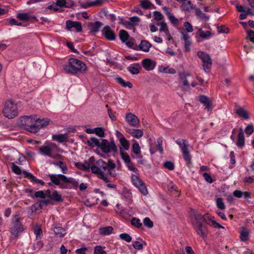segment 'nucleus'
<instances>
[{
	"instance_id": "39",
	"label": "nucleus",
	"mask_w": 254,
	"mask_h": 254,
	"mask_svg": "<svg viewBox=\"0 0 254 254\" xmlns=\"http://www.w3.org/2000/svg\"><path fill=\"white\" fill-rule=\"evenodd\" d=\"M139 21V18L137 16L131 17L129 18L128 21H126V23L130 26H135L138 24Z\"/></svg>"
},
{
	"instance_id": "53",
	"label": "nucleus",
	"mask_w": 254,
	"mask_h": 254,
	"mask_svg": "<svg viewBox=\"0 0 254 254\" xmlns=\"http://www.w3.org/2000/svg\"><path fill=\"white\" fill-rule=\"evenodd\" d=\"M160 71L164 73L175 74L176 73V70L173 68H169V67H163L162 69H160Z\"/></svg>"
},
{
	"instance_id": "4",
	"label": "nucleus",
	"mask_w": 254,
	"mask_h": 254,
	"mask_svg": "<svg viewBox=\"0 0 254 254\" xmlns=\"http://www.w3.org/2000/svg\"><path fill=\"white\" fill-rule=\"evenodd\" d=\"M3 116L8 119H13L18 114L17 107L16 104L10 100L5 102L2 111Z\"/></svg>"
},
{
	"instance_id": "22",
	"label": "nucleus",
	"mask_w": 254,
	"mask_h": 254,
	"mask_svg": "<svg viewBox=\"0 0 254 254\" xmlns=\"http://www.w3.org/2000/svg\"><path fill=\"white\" fill-rule=\"evenodd\" d=\"M152 45L147 40H141L140 43L139 44L137 49L140 51L148 52L149 51L150 48Z\"/></svg>"
},
{
	"instance_id": "9",
	"label": "nucleus",
	"mask_w": 254,
	"mask_h": 254,
	"mask_svg": "<svg viewBox=\"0 0 254 254\" xmlns=\"http://www.w3.org/2000/svg\"><path fill=\"white\" fill-rule=\"evenodd\" d=\"M197 55L203 62L202 66L204 70L206 72H209L212 64L209 55L202 51H198Z\"/></svg>"
},
{
	"instance_id": "12",
	"label": "nucleus",
	"mask_w": 254,
	"mask_h": 254,
	"mask_svg": "<svg viewBox=\"0 0 254 254\" xmlns=\"http://www.w3.org/2000/svg\"><path fill=\"white\" fill-rule=\"evenodd\" d=\"M192 76L189 74L185 72L180 73V79L181 83L183 84L182 89L184 91H189L190 89V84L189 82L191 81Z\"/></svg>"
},
{
	"instance_id": "6",
	"label": "nucleus",
	"mask_w": 254,
	"mask_h": 254,
	"mask_svg": "<svg viewBox=\"0 0 254 254\" xmlns=\"http://www.w3.org/2000/svg\"><path fill=\"white\" fill-rule=\"evenodd\" d=\"M58 149V146L55 143H50L46 145L40 147L39 151L43 155L55 159L56 158V156L54 154V152L57 151Z\"/></svg>"
},
{
	"instance_id": "37",
	"label": "nucleus",
	"mask_w": 254,
	"mask_h": 254,
	"mask_svg": "<svg viewBox=\"0 0 254 254\" xmlns=\"http://www.w3.org/2000/svg\"><path fill=\"white\" fill-rule=\"evenodd\" d=\"M195 15L199 18L205 21L209 19V16H207L205 13H202L201 10L198 8L195 9Z\"/></svg>"
},
{
	"instance_id": "20",
	"label": "nucleus",
	"mask_w": 254,
	"mask_h": 254,
	"mask_svg": "<svg viewBox=\"0 0 254 254\" xmlns=\"http://www.w3.org/2000/svg\"><path fill=\"white\" fill-rule=\"evenodd\" d=\"M23 175L25 178H27L33 183L40 184L42 186H44L45 185V183L42 180L36 179V178L31 173L28 172L26 171H23Z\"/></svg>"
},
{
	"instance_id": "51",
	"label": "nucleus",
	"mask_w": 254,
	"mask_h": 254,
	"mask_svg": "<svg viewBox=\"0 0 254 254\" xmlns=\"http://www.w3.org/2000/svg\"><path fill=\"white\" fill-rule=\"evenodd\" d=\"M11 169L12 171L17 175H20L23 174V171H21L20 168L16 165L14 163H12Z\"/></svg>"
},
{
	"instance_id": "1",
	"label": "nucleus",
	"mask_w": 254,
	"mask_h": 254,
	"mask_svg": "<svg viewBox=\"0 0 254 254\" xmlns=\"http://www.w3.org/2000/svg\"><path fill=\"white\" fill-rule=\"evenodd\" d=\"M115 167L116 164L112 160L109 159L106 163L100 159L97 160L95 164L91 166V170L99 179L105 183H108L110 182L108 176L115 177L116 176Z\"/></svg>"
},
{
	"instance_id": "52",
	"label": "nucleus",
	"mask_w": 254,
	"mask_h": 254,
	"mask_svg": "<svg viewBox=\"0 0 254 254\" xmlns=\"http://www.w3.org/2000/svg\"><path fill=\"white\" fill-rule=\"evenodd\" d=\"M94 254H106V252L102 247L97 246L94 248Z\"/></svg>"
},
{
	"instance_id": "42",
	"label": "nucleus",
	"mask_w": 254,
	"mask_h": 254,
	"mask_svg": "<svg viewBox=\"0 0 254 254\" xmlns=\"http://www.w3.org/2000/svg\"><path fill=\"white\" fill-rule=\"evenodd\" d=\"M16 17L22 21H28L30 20V17L27 13H18Z\"/></svg>"
},
{
	"instance_id": "28",
	"label": "nucleus",
	"mask_w": 254,
	"mask_h": 254,
	"mask_svg": "<svg viewBox=\"0 0 254 254\" xmlns=\"http://www.w3.org/2000/svg\"><path fill=\"white\" fill-rule=\"evenodd\" d=\"M128 133L134 138H139L142 136L143 131L139 129H131Z\"/></svg>"
},
{
	"instance_id": "40",
	"label": "nucleus",
	"mask_w": 254,
	"mask_h": 254,
	"mask_svg": "<svg viewBox=\"0 0 254 254\" xmlns=\"http://www.w3.org/2000/svg\"><path fill=\"white\" fill-rule=\"evenodd\" d=\"M120 142L124 149L127 150L129 149V142L124 136H123L120 138Z\"/></svg>"
},
{
	"instance_id": "7",
	"label": "nucleus",
	"mask_w": 254,
	"mask_h": 254,
	"mask_svg": "<svg viewBox=\"0 0 254 254\" xmlns=\"http://www.w3.org/2000/svg\"><path fill=\"white\" fill-rule=\"evenodd\" d=\"M176 142L177 144L180 146L182 152L183 158L188 166H189V165L191 163V156L188 150L186 140L184 139H179L177 140Z\"/></svg>"
},
{
	"instance_id": "41",
	"label": "nucleus",
	"mask_w": 254,
	"mask_h": 254,
	"mask_svg": "<svg viewBox=\"0 0 254 254\" xmlns=\"http://www.w3.org/2000/svg\"><path fill=\"white\" fill-rule=\"evenodd\" d=\"M157 25L160 26L159 29L160 32H164L165 33H168V31H169L166 23L164 21H161L160 23H158Z\"/></svg>"
},
{
	"instance_id": "32",
	"label": "nucleus",
	"mask_w": 254,
	"mask_h": 254,
	"mask_svg": "<svg viewBox=\"0 0 254 254\" xmlns=\"http://www.w3.org/2000/svg\"><path fill=\"white\" fill-rule=\"evenodd\" d=\"M52 200L56 202H63V199L62 197V195L59 193L58 191L56 190H54L52 194L51 197L50 198Z\"/></svg>"
},
{
	"instance_id": "24",
	"label": "nucleus",
	"mask_w": 254,
	"mask_h": 254,
	"mask_svg": "<svg viewBox=\"0 0 254 254\" xmlns=\"http://www.w3.org/2000/svg\"><path fill=\"white\" fill-rule=\"evenodd\" d=\"M54 232L57 237L62 238L66 234V231L62 227L57 226L53 228Z\"/></svg>"
},
{
	"instance_id": "30",
	"label": "nucleus",
	"mask_w": 254,
	"mask_h": 254,
	"mask_svg": "<svg viewBox=\"0 0 254 254\" xmlns=\"http://www.w3.org/2000/svg\"><path fill=\"white\" fill-rule=\"evenodd\" d=\"M183 35V39L185 41V48L186 51H189L190 50V46L191 45V41L190 37L188 34H185L183 32L182 33Z\"/></svg>"
},
{
	"instance_id": "2",
	"label": "nucleus",
	"mask_w": 254,
	"mask_h": 254,
	"mask_svg": "<svg viewBox=\"0 0 254 254\" xmlns=\"http://www.w3.org/2000/svg\"><path fill=\"white\" fill-rule=\"evenodd\" d=\"M49 176L51 182L55 185L59 186L61 189H77L78 187V181L73 178H67L63 174H51Z\"/></svg>"
},
{
	"instance_id": "8",
	"label": "nucleus",
	"mask_w": 254,
	"mask_h": 254,
	"mask_svg": "<svg viewBox=\"0 0 254 254\" xmlns=\"http://www.w3.org/2000/svg\"><path fill=\"white\" fill-rule=\"evenodd\" d=\"M10 231L11 234L16 237H18L19 233L23 231V228L20 218L17 215H15L12 219Z\"/></svg>"
},
{
	"instance_id": "55",
	"label": "nucleus",
	"mask_w": 254,
	"mask_h": 254,
	"mask_svg": "<svg viewBox=\"0 0 254 254\" xmlns=\"http://www.w3.org/2000/svg\"><path fill=\"white\" fill-rule=\"evenodd\" d=\"M144 225L149 228H151L153 227V223L148 217H146L143 220Z\"/></svg>"
},
{
	"instance_id": "48",
	"label": "nucleus",
	"mask_w": 254,
	"mask_h": 254,
	"mask_svg": "<svg viewBox=\"0 0 254 254\" xmlns=\"http://www.w3.org/2000/svg\"><path fill=\"white\" fill-rule=\"evenodd\" d=\"M60 168L64 174H66L67 172V167L65 162L63 161H58V164L57 165Z\"/></svg>"
},
{
	"instance_id": "29",
	"label": "nucleus",
	"mask_w": 254,
	"mask_h": 254,
	"mask_svg": "<svg viewBox=\"0 0 254 254\" xmlns=\"http://www.w3.org/2000/svg\"><path fill=\"white\" fill-rule=\"evenodd\" d=\"M119 36L121 41L124 43L126 42L129 37L128 32L123 29L119 31Z\"/></svg>"
},
{
	"instance_id": "14",
	"label": "nucleus",
	"mask_w": 254,
	"mask_h": 254,
	"mask_svg": "<svg viewBox=\"0 0 254 254\" xmlns=\"http://www.w3.org/2000/svg\"><path fill=\"white\" fill-rule=\"evenodd\" d=\"M102 33L105 38L109 41H114L116 39V34L108 25H106L103 28Z\"/></svg>"
},
{
	"instance_id": "61",
	"label": "nucleus",
	"mask_w": 254,
	"mask_h": 254,
	"mask_svg": "<svg viewBox=\"0 0 254 254\" xmlns=\"http://www.w3.org/2000/svg\"><path fill=\"white\" fill-rule=\"evenodd\" d=\"M254 131V127L253 125L250 124L247 126L245 128V131L248 135L252 134Z\"/></svg>"
},
{
	"instance_id": "23",
	"label": "nucleus",
	"mask_w": 254,
	"mask_h": 254,
	"mask_svg": "<svg viewBox=\"0 0 254 254\" xmlns=\"http://www.w3.org/2000/svg\"><path fill=\"white\" fill-rule=\"evenodd\" d=\"M236 144L240 148H242L245 145V137L242 128L240 129V131L238 134Z\"/></svg>"
},
{
	"instance_id": "57",
	"label": "nucleus",
	"mask_w": 254,
	"mask_h": 254,
	"mask_svg": "<svg viewBox=\"0 0 254 254\" xmlns=\"http://www.w3.org/2000/svg\"><path fill=\"white\" fill-rule=\"evenodd\" d=\"M168 18L170 20L171 23L174 25H177L179 24V20L175 17L174 15H173L172 14H169V16H168Z\"/></svg>"
},
{
	"instance_id": "56",
	"label": "nucleus",
	"mask_w": 254,
	"mask_h": 254,
	"mask_svg": "<svg viewBox=\"0 0 254 254\" xmlns=\"http://www.w3.org/2000/svg\"><path fill=\"white\" fill-rule=\"evenodd\" d=\"M194 217L195 220V222L194 223H202L204 219V215L198 213H196L194 214Z\"/></svg>"
},
{
	"instance_id": "58",
	"label": "nucleus",
	"mask_w": 254,
	"mask_h": 254,
	"mask_svg": "<svg viewBox=\"0 0 254 254\" xmlns=\"http://www.w3.org/2000/svg\"><path fill=\"white\" fill-rule=\"evenodd\" d=\"M120 238L127 242H130L132 239L131 237L127 233H122L120 234Z\"/></svg>"
},
{
	"instance_id": "25",
	"label": "nucleus",
	"mask_w": 254,
	"mask_h": 254,
	"mask_svg": "<svg viewBox=\"0 0 254 254\" xmlns=\"http://www.w3.org/2000/svg\"><path fill=\"white\" fill-rule=\"evenodd\" d=\"M113 231L112 226L101 227L99 229V233L101 236H106L111 234Z\"/></svg>"
},
{
	"instance_id": "34",
	"label": "nucleus",
	"mask_w": 254,
	"mask_h": 254,
	"mask_svg": "<svg viewBox=\"0 0 254 254\" xmlns=\"http://www.w3.org/2000/svg\"><path fill=\"white\" fill-rule=\"evenodd\" d=\"M75 165L79 169L83 171H87L90 168L91 169V166L90 164L86 161H84L83 164L81 163H76Z\"/></svg>"
},
{
	"instance_id": "31",
	"label": "nucleus",
	"mask_w": 254,
	"mask_h": 254,
	"mask_svg": "<svg viewBox=\"0 0 254 254\" xmlns=\"http://www.w3.org/2000/svg\"><path fill=\"white\" fill-rule=\"evenodd\" d=\"M52 139L59 142H63L66 140L67 135L66 134H55L52 136Z\"/></svg>"
},
{
	"instance_id": "36",
	"label": "nucleus",
	"mask_w": 254,
	"mask_h": 254,
	"mask_svg": "<svg viewBox=\"0 0 254 254\" xmlns=\"http://www.w3.org/2000/svg\"><path fill=\"white\" fill-rule=\"evenodd\" d=\"M138 67H139V64L138 63H136L134 64V66H129L127 67V69L131 74H137L139 72V70L138 68Z\"/></svg>"
},
{
	"instance_id": "54",
	"label": "nucleus",
	"mask_w": 254,
	"mask_h": 254,
	"mask_svg": "<svg viewBox=\"0 0 254 254\" xmlns=\"http://www.w3.org/2000/svg\"><path fill=\"white\" fill-rule=\"evenodd\" d=\"M216 205L220 209L223 210L225 208V205L222 198L219 197L216 199Z\"/></svg>"
},
{
	"instance_id": "5",
	"label": "nucleus",
	"mask_w": 254,
	"mask_h": 254,
	"mask_svg": "<svg viewBox=\"0 0 254 254\" xmlns=\"http://www.w3.org/2000/svg\"><path fill=\"white\" fill-rule=\"evenodd\" d=\"M35 116H25L20 118V126L30 132L35 133Z\"/></svg>"
},
{
	"instance_id": "38",
	"label": "nucleus",
	"mask_w": 254,
	"mask_h": 254,
	"mask_svg": "<svg viewBox=\"0 0 254 254\" xmlns=\"http://www.w3.org/2000/svg\"><path fill=\"white\" fill-rule=\"evenodd\" d=\"M140 6L144 9H148L152 6L155 8V6L151 3V2L148 0H142L140 1Z\"/></svg>"
},
{
	"instance_id": "18",
	"label": "nucleus",
	"mask_w": 254,
	"mask_h": 254,
	"mask_svg": "<svg viewBox=\"0 0 254 254\" xmlns=\"http://www.w3.org/2000/svg\"><path fill=\"white\" fill-rule=\"evenodd\" d=\"M199 101L205 106V109L210 111L212 110V102L207 96L202 95L199 96Z\"/></svg>"
},
{
	"instance_id": "16",
	"label": "nucleus",
	"mask_w": 254,
	"mask_h": 254,
	"mask_svg": "<svg viewBox=\"0 0 254 254\" xmlns=\"http://www.w3.org/2000/svg\"><path fill=\"white\" fill-rule=\"evenodd\" d=\"M126 120L127 123L132 127H137L139 123L138 118L132 113H128L126 115Z\"/></svg>"
},
{
	"instance_id": "26",
	"label": "nucleus",
	"mask_w": 254,
	"mask_h": 254,
	"mask_svg": "<svg viewBox=\"0 0 254 254\" xmlns=\"http://www.w3.org/2000/svg\"><path fill=\"white\" fill-rule=\"evenodd\" d=\"M236 113L241 118L248 120L249 119V115L247 111L241 107L238 108Z\"/></svg>"
},
{
	"instance_id": "19",
	"label": "nucleus",
	"mask_w": 254,
	"mask_h": 254,
	"mask_svg": "<svg viewBox=\"0 0 254 254\" xmlns=\"http://www.w3.org/2000/svg\"><path fill=\"white\" fill-rule=\"evenodd\" d=\"M102 25V23L100 21L95 22H89L88 23V27L90 30L89 33L95 34L99 31L100 27Z\"/></svg>"
},
{
	"instance_id": "46",
	"label": "nucleus",
	"mask_w": 254,
	"mask_h": 254,
	"mask_svg": "<svg viewBox=\"0 0 254 254\" xmlns=\"http://www.w3.org/2000/svg\"><path fill=\"white\" fill-rule=\"evenodd\" d=\"M120 154H121L122 158L123 159V160L124 161V162L125 163H127L128 162H130V161L131 160H130L129 155H128V154L127 153L123 151H122L121 148H120Z\"/></svg>"
},
{
	"instance_id": "60",
	"label": "nucleus",
	"mask_w": 254,
	"mask_h": 254,
	"mask_svg": "<svg viewBox=\"0 0 254 254\" xmlns=\"http://www.w3.org/2000/svg\"><path fill=\"white\" fill-rule=\"evenodd\" d=\"M157 144L156 145V148L159 151L160 153L162 154L163 152V149L162 147L163 140L161 138H159L157 139Z\"/></svg>"
},
{
	"instance_id": "45",
	"label": "nucleus",
	"mask_w": 254,
	"mask_h": 254,
	"mask_svg": "<svg viewBox=\"0 0 254 254\" xmlns=\"http://www.w3.org/2000/svg\"><path fill=\"white\" fill-rule=\"evenodd\" d=\"M94 133L100 137H103L105 136L104 130L101 127L94 128Z\"/></svg>"
},
{
	"instance_id": "44",
	"label": "nucleus",
	"mask_w": 254,
	"mask_h": 254,
	"mask_svg": "<svg viewBox=\"0 0 254 254\" xmlns=\"http://www.w3.org/2000/svg\"><path fill=\"white\" fill-rule=\"evenodd\" d=\"M134 141L132 144V150L135 154L140 155L141 151L139 145L136 141Z\"/></svg>"
},
{
	"instance_id": "17",
	"label": "nucleus",
	"mask_w": 254,
	"mask_h": 254,
	"mask_svg": "<svg viewBox=\"0 0 254 254\" xmlns=\"http://www.w3.org/2000/svg\"><path fill=\"white\" fill-rule=\"evenodd\" d=\"M50 120L48 119H37L36 117L35 123H34L35 127V133L38 132L39 129L45 126H47L49 124Z\"/></svg>"
},
{
	"instance_id": "63",
	"label": "nucleus",
	"mask_w": 254,
	"mask_h": 254,
	"mask_svg": "<svg viewBox=\"0 0 254 254\" xmlns=\"http://www.w3.org/2000/svg\"><path fill=\"white\" fill-rule=\"evenodd\" d=\"M153 13H154V19L155 20L159 21V20H161L164 18V16L163 15V14L159 11H155L153 12Z\"/></svg>"
},
{
	"instance_id": "35",
	"label": "nucleus",
	"mask_w": 254,
	"mask_h": 254,
	"mask_svg": "<svg viewBox=\"0 0 254 254\" xmlns=\"http://www.w3.org/2000/svg\"><path fill=\"white\" fill-rule=\"evenodd\" d=\"M182 8L184 11L190 12L193 9V5L191 2L189 0L187 2H184L182 4Z\"/></svg>"
},
{
	"instance_id": "64",
	"label": "nucleus",
	"mask_w": 254,
	"mask_h": 254,
	"mask_svg": "<svg viewBox=\"0 0 254 254\" xmlns=\"http://www.w3.org/2000/svg\"><path fill=\"white\" fill-rule=\"evenodd\" d=\"M243 182L248 184H252L254 183V177L249 176L244 178Z\"/></svg>"
},
{
	"instance_id": "21",
	"label": "nucleus",
	"mask_w": 254,
	"mask_h": 254,
	"mask_svg": "<svg viewBox=\"0 0 254 254\" xmlns=\"http://www.w3.org/2000/svg\"><path fill=\"white\" fill-rule=\"evenodd\" d=\"M142 65L147 70H151L155 66L156 63L150 59H145L142 61Z\"/></svg>"
},
{
	"instance_id": "11",
	"label": "nucleus",
	"mask_w": 254,
	"mask_h": 254,
	"mask_svg": "<svg viewBox=\"0 0 254 254\" xmlns=\"http://www.w3.org/2000/svg\"><path fill=\"white\" fill-rule=\"evenodd\" d=\"M100 148L105 153H108L111 152L116 153L118 151L117 146L116 145L114 141H112L109 142L106 139H101Z\"/></svg>"
},
{
	"instance_id": "13",
	"label": "nucleus",
	"mask_w": 254,
	"mask_h": 254,
	"mask_svg": "<svg viewBox=\"0 0 254 254\" xmlns=\"http://www.w3.org/2000/svg\"><path fill=\"white\" fill-rule=\"evenodd\" d=\"M193 227L196 233L201 237L204 238L207 237L208 234L207 228L202 223H193Z\"/></svg>"
},
{
	"instance_id": "15",
	"label": "nucleus",
	"mask_w": 254,
	"mask_h": 254,
	"mask_svg": "<svg viewBox=\"0 0 254 254\" xmlns=\"http://www.w3.org/2000/svg\"><path fill=\"white\" fill-rule=\"evenodd\" d=\"M66 28L68 30H71V28H74L77 32H80L82 31L81 23L79 21L67 20L66 21Z\"/></svg>"
},
{
	"instance_id": "43",
	"label": "nucleus",
	"mask_w": 254,
	"mask_h": 254,
	"mask_svg": "<svg viewBox=\"0 0 254 254\" xmlns=\"http://www.w3.org/2000/svg\"><path fill=\"white\" fill-rule=\"evenodd\" d=\"M33 230L34 234L36 236L37 239L38 238H40L41 235H42V230L41 227L39 225H35L33 227Z\"/></svg>"
},
{
	"instance_id": "50",
	"label": "nucleus",
	"mask_w": 254,
	"mask_h": 254,
	"mask_svg": "<svg viewBox=\"0 0 254 254\" xmlns=\"http://www.w3.org/2000/svg\"><path fill=\"white\" fill-rule=\"evenodd\" d=\"M163 166L166 169H167L169 170H171V171L173 170L175 168V166H174V163L170 161H167L163 163Z\"/></svg>"
},
{
	"instance_id": "49",
	"label": "nucleus",
	"mask_w": 254,
	"mask_h": 254,
	"mask_svg": "<svg viewBox=\"0 0 254 254\" xmlns=\"http://www.w3.org/2000/svg\"><path fill=\"white\" fill-rule=\"evenodd\" d=\"M134 40L133 38H131L128 41H127L126 42H125V43L128 47L132 48L134 50H137V46L136 45L134 46Z\"/></svg>"
},
{
	"instance_id": "33",
	"label": "nucleus",
	"mask_w": 254,
	"mask_h": 254,
	"mask_svg": "<svg viewBox=\"0 0 254 254\" xmlns=\"http://www.w3.org/2000/svg\"><path fill=\"white\" fill-rule=\"evenodd\" d=\"M249 231L246 228H243L240 233V239L243 242H246L248 240L249 236Z\"/></svg>"
},
{
	"instance_id": "27",
	"label": "nucleus",
	"mask_w": 254,
	"mask_h": 254,
	"mask_svg": "<svg viewBox=\"0 0 254 254\" xmlns=\"http://www.w3.org/2000/svg\"><path fill=\"white\" fill-rule=\"evenodd\" d=\"M87 143L91 147L97 146L100 148L101 142L96 137H91L90 139L87 140Z\"/></svg>"
},
{
	"instance_id": "10",
	"label": "nucleus",
	"mask_w": 254,
	"mask_h": 254,
	"mask_svg": "<svg viewBox=\"0 0 254 254\" xmlns=\"http://www.w3.org/2000/svg\"><path fill=\"white\" fill-rule=\"evenodd\" d=\"M131 180L132 184L139 190L142 194L145 195L148 193L145 183L139 177L135 175H132Z\"/></svg>"
},
{
	"instance_id": "62",
	"label": "nucleus",
	"mask_w": 254,
	"mask_h": 254,
	"mask_svg": "<svg viewBox=\"0 0 254 254\" xmlns=\"http://www.w3.org/2000/svg\"><path fill=\"white\" fill-rule=\"evenodd\" d=\"M218 33H228L229 31V29L228 27H225L224 25H221L217 27Z\"/></svg>"
},
{
	"instance_id": "47",
	"label": "nucleus",
	"mask_w": 254,
	"mask_h": 254,
	"mask_svg": "<svg viewBox=\"0 0 254 254\" xmlns=\"http://www.w3.org/2000/svg\"><path fill=\"white\" fill-rule=\"evenodd\" d=\"M131 223L137 228H140L142 226V223L138 218L135 217L132 218L131 220Z\"/></svg>"
},
{
	"instance_id": "3",
	"label": "nucleus",
	"mask_w": 254,
	"mask_h": 254,
	"mask_svg": "<svg viewBox=\"0 0 254 254\" xmlns=\"http://www.w3.org/2000/svg\"><path fill=\"white\" fill-rule=\"evenodd\" d=\"M86 68L84 63L74 58L69 59L68 64H65L64 67L66 73L72 74H75L78 72L85 71Z\"/></svg>"
},
{
	"instance_id": "59",
	"label": "nucleus",
	"mask_w": 254,
	"mask_h": 254,
	"mask_svg": "<svg viewBox=\"0 0 254 254\" xmlns=\"http://www.w3.org/2000/svg\"><path fill=\"white\" fill-rule=\"evenodd\" d=\"M133 247L137 250H142L143 249V245L139 241H135L132 243Z\"/></svg>"
}]
</instances>
